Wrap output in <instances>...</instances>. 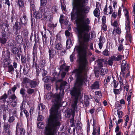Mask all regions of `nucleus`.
<instances>
[{
  "label": "nucleus",
  "instance_id": "42",
  "mask_svg": "<svg viewBox=\"0 0 135 135\" xmlns=\"http://www.w3.org/2000/svg\"><path fill=\"white\" fill-rule=\"evenodd\" d=\"M40 4L41 6H45L47 3V0H40Z\"/></svg>",
  "mask_w": 135,
  "mask_h": 135
},
{
  "label": "nucleus",
  "instance_id": "54",
  "mask_svg": "<svg viewBox=\"0 0 135 135\" xmlns=\"http://www.w3.org/2000/svg\"><path fill=\"white\" fill-rule=\"evenodd\" d=\"M42 72V74L43 76H46L47 73V71L44 69H42L41 70Z\"/></svg>",
  "mask_w": 135,
  "mask_h": 135
},
{
  "label": "nucleus",
  "instance_id": "25",
  "mask_svg": "<svg viewBox=\"0 0 135 135\" xmlns=\"http://www.w3.org/2000/svg\"><path fill=\"white\" fill-rule=\"evenodd\" d=\"M15 120V117L13 116H9L8 120V122L9 124H13Z\"/></svg>",
  "mask_w": 135,
  "mask_h": 135
},
{
  "label": "nucleus",
  "instance_id": "21",
  "mask_svg": "<svg viewBox=\"0 0 135 135\" xmlns=\"http://www.w3.org/2000/svg\"><path fill=\"white\" fill-rule=\"evenodd\" d=\"M5 35H2V36L0 37V43L3 44H5L7 40L5 38Z\"/></svg>",
  "mask_w": 135,
  "mask_h": 135
},
{
  "label": "nucleus",
  "instance_id": "38",
  "mask_svg": "<svg viewBox=\"0 0 135 135\" xmlns=\"http://www.w3.org/2000/svg\"><path fill=\"white\" fill-rule=\"evenodd\" d=\"M42 39L43 42V44L44 45L46 44L47 42V37L46 36L45 33L44 35H43V33H42Z\"/></svg>",
  "mask_w": 135,
  "mask_h": 135
},
{
  "label": "nucleus",
  "instance_id": "33",
  "mask_svg": "<svg viewBox=\"0 0 135 135\" xmlns=\"http://www.w3.org/2000/svg\"><path fill=\"white\" fill-rule=\"evenodd\" d=\"M35 89L29 88L27 90V92L29 95H31L34 93L35 92Z\"/></svg>",
  "mask_w": 135,
  "mask_h": 135
},
{
  "label": "nucleus",
  "instance_id": "20",
  "mask_svg": "<svg viewBox=\"0 0 135 135\" xmlns=\"http://www.w3.org/2000/svg\"><path fill=\"white\" fill-rule=\"evenodd\" d=\"M30 58L29 57H27V59L26 57L25 56H21V60L23 63L25 64L27 61L29 62Z\"/></svg>",
  "mask_w": 135,
  "mask_h": 135
},
{
  "label": "nucleus",
  "instance_id": "48",
  "mask_svg": "<svg viewBox=\"0 0 135 135\" xmlns=\"http://www.w3.org/2000/svg\"><path fill=\"white\" fill-rule=\"evenodd\" d=\"M57 24V23L55 24H54L52 22H49V23L48 26L50 28H54L56 27Z\"/></svg>",
  "mask_w": 135,
  "mask_h": 135
},
{
  "label": "nucleus",
  "instance_id": "15",
  "mask_svg": "<svg viewBox=\"0 0 135 135\" xmlns=\"http://www.w3.org/2000/svg\"><path fill=\"white\" fill-rule=\"evenodd\" d=\"M90 99V98L88 96L86 95L84 96V102L85 106H88L89 105V100Z\"/></svg>",
  "mask_w": 135,
  "mask_h": 135
},
{
  "label": "nucleus",
  "instance_id": "43",
  "mask_svg": "<svg viewBox=\"0 0 135 135\" xmlns=\"http://www.w3.org/2000/svg\"><path fill=\"white\" fill-rule=\"evenodd\" d=\"M117 114L118 116V118L119 119L122 118L123 115V114L122 112L119 110H117Z\"/></svg>",
  "mask_w": 135,
  "mask_h": 135
},
{
  "label": "nucleus",
  "instance_id": "17",
  "mask_svg": "<svg viewBox=\"0 0 135 135\" xmlns=\"http://www.w3.org/2000/svg\"><path fill=\"white\" fill-rule=\"evenodd\" d=\"M64 16L63 15H61L60 18L59 22L61 24L63 23L65 25H66L68 24V21L67 20H64Z\"/></svg>",
  "mask_w": 135,
  "mask_h": 135
},
{
  "label": "nucleus",
  "instance_id": "50",
  "mask_svg": "<svg viewBox=\"0 0 135 135\" xmlns=\"http://www.w3.org/2000/svg\"><path fill=\"white\" fill-rule=\"evenodd\" d=\"M70 61L71 62H73L75 59V56L74 54L72 53V54L71 55L70 57Z\"/></svg>",
  "mask_w": 135,
  "mask_h": 135
},
{
  "label": "nucleus",
  "instance_id": "5",
  "mask_svg": "<svg viewBox=\"0 0 135 135\" xmlns=\"http://www.w3.org/2000/svg\"><path fill=\"white\" fill-rule=\"evenodd\" d=\"M73 107V110L71 112V114L72 116V118L70 119V122L71 123H72V124L71 125V127H73V126H74V116L75 115V111L76 110V106H72Z\"/></svg>",
  "mask_w": 135,
  "mask_h": 135
},
{
  "label": "nucleus",
  "instance_id": "36",
  "mask_svg": "<svg viewBox=\"0 0 135 135\" xmlns=\"http://www.w3.org/2000/svg\"><path fill=\"white\" fill-rule=\"evenodd\" d=\"M62 46L60 43H58L56 44L55 46V48L57 50H60L61 49Z\"/></svg>",
  "mask_w": 135,
  "mask_h": 135
},
{
  "label": "nucleus",
  "instance_id": "3",
  "mask_svg": "<svg viewBox=\"0 0 135 135\" xmlns=\"http://www.w3.org/2000/svg\"><path fill=\"white\" fill-rule=\"evenodd\" d=\"M126 13L125 16L126 18L127 21L126 22L125 29L126 30V35L128 39L132 38V36L130 34V22L129 21V18L128 16V12L127 10L126 9L125 10Z\"/></svg>",
  "mask_w": 135,
  "mask_h": 135
},
{
  "label": "nucleus",
  "instance_id": "6",
  "mask_svg": "<svg viewBox=\"0 0 135 135\" xmlns=\"http://www.w3.org/2000/svg\"><path fill=\"white\" fill-rule=\"evenodd\" d=\"M104 11V14L108 15L109 14H111L113 12V9L112 6H110L107 8V5H106L105 6Z\"/></svg>",
  "mask_w": 135,
  "mask_h": 135
},
{
  "label": "nucleus",
  "instance_id": "29",
  "mask_svg": "<svg viewBox=\"0 0 135 135\" xmlns=\"http://www.w3.org/2000/svg\"><path fill=\"white\" fill-rule=\"evenodd\" d=\"M58 7L56 6H53L52 8L51 11L52 13L55 14L58 13Z\"/></svg>",
  "mask_w": 135,
  "mask_h": 135
},
{
  "label": "nucleus",
  "instance_id": "28",
  "mask_svg": "<svg viewBox=\"0 0 135 135\" xmlns=\"http://www.w3.org/2000/svg\"><path fill=\"white\" fill-rule=\"evenodd\" d=\"M117 28L115 29L114 28V30L113 31V34H114V33H117L119 35L120 34L121 32V30L120 28L119 27L116 28Z\"/></svg>",
  "mask_w": 135,
  "mask_h": 135
},
{
  "label": "nucleus",
  "instance_id": "62",
  "mask_svg": "<svg viewBox=\"0 0 135 135\" xmlns=\"http://www.w3.org/2000/svg\"><path fill=\"white\" fill-rule=\"evenodd\" d=\"M118 79L119 80V82L120 83V84L121 85H123V79L120 76L119 78H118Z\"/></svg>",
  "mask_w": 135,
  "mask_h": 135
},
{
  "label": "nucleus",
  "instance_id": "40",
  "mask_svg": "<svg viewBox=\"0 0 135 135\" xmlns=\"http://www.w3.org/2000/svg\"><path fill=\"white\" fill-rule=\"evenodd\" d=\"M23 113L25 115L26 117L27 118V120H30V116H29V113L26 110H23Z\"/></svg>",
  "mask_w": 135,
  "mask_h": 135
},
{
  "label": "nucleus",
  "instance_id": "45",
  "mask_svg": "<svg viewBox=\"0 0 135 135\" xmlns=\"http://www.w3.org/2000/svg\"><path fill=\"white\" fill-rule=\"evenodd\" d=\"M44 125L42 122H40L37 124L38 127L40 129H42L44 127Z\"/></svg>",
  "mask_w": 135,
  "mask_h": 135
},
{
  "label": "nucleus",
  "instance_id": "4",
  "mask_svg": "<svg viewBox=\"0 0 135 135\" xmlns=\"http://www.w3.org/2000/svg\"><path fill=\"white\" fill-rule=\"evenodd\" d=\"M10 125L8 123H4L3 126V132L6 135H12V134L10 131Z\"/></svg>",
  "mask_w": 135,
  "mask_h": 135
},
{
  "label": "nucleus",
  "instance_id": "44",
  "mask_svg": "<svg viewBox=\"0 0 135 135\" xmlns=\"http://www.w3.org/2000/svg\"><path fill=\"white\" fill-rule=\"evenodd\" d=\"M50 77L49 76H46L43 78V80L45 83H47L49 81Z\"/></svg>",
  "mask_w": 135,
  "mask_h": 135
},
{
  "label": "nucleus",
  "instance_id": "39",
  "mask_svg": "<svg viewBox=\"0 0 135 135\" xmlns=\"http://www.w3.org/2000/svg\"><path fill=\"white\" fill-rule=\"evenodd\" d=\"M30 80L27 78H24L23 79V83L24 84H27L30 82Z\"/></svg>",
  "mask_w": 135,
  "mask_h": 135
},
{
  "label": "nucleus",
  "instance_id": "52",
  "mask_svg": "<svg viewBox=\"0 0 135 135\" xmlns=\"http://www.w3.org/2000/svg\"><path fill=\"white\" fill-rule=\"evenodd\" d=\"M35 6L34 4H32L30 6V10L31 11V12H32V11L33 12V13H34V12H36L35 11Z\"/></svg>",
  "mask_w": 135,
  "mask_h": 135
},
{
  "label": "nucleus",
  "instance_id": "10",
  "mask_svg": "<svg viewBox=\"0 0 135 135\" xmlns=\"http://www.w3.org/2000/svg\"><path fill=\"white\" fill-rule=\"evenodd\" d=\"M7 97V95L6 93L1 96L0 97V104H5Z\"/></svg>",
  "mask_w": 135,
  "mask_h": 135
},
{
  "label": "nucleus",
  "instance_id": "16",
  "mask_svg": "<svg viewBox=\"0 0 135 135\" xmlns=\"http://www.w3.org/2000/svg\"><path fill=\"white\" fill-rule=\"evenodd\" d=\"M33 16L36 19H39L42 17V14L39 11H36L33 13Z\"/></svg>",
  "mask_w": 135,
  "mask_h": 135
},
{
  "label": "nucleus",
  "instance_id": "57",
  "mask_svg": "<svg viewBox=\"0 0 135 135\" xmlns=\"http://www.w3.org/2000/svg\"><path fill=\"white\" fill-rule=\"evenodd\" d=\"M18 1L19 6L21 7H23L24 5L23 2L21 0H18Z\"/></svg>",
  "mask_w": 135,
  "mask_h": 135
},
{
  "label": "nucleus",
  "instance_id": "61",
  "mask_svg": "<svg viewBox=\"0 0 135 135\" xmlns=\"http://www.w3.org/2000/svg\"><path fill=\"white\" fill-rule=\"evenodd\" d=\"M117 13L115 11V10H114V12L112 15V16L114 18H115L117 17Z\"/></svg>",
  "mask_w": 135,
  "mask_h": 135
},
{
  "label": "nucleus",
  "instance_id": "64",
  "mask_svg": "<svg viewBox=\"0 0 135 135\" xmlns=\"http://www.w3.org/2000/svg\"><path fill=\"white\" fill-rule=\"evenodd\" d=\"M44 87L47 90H50L51 89V87L50 86V85L49 84H45L44 85Z\"/></svg>",
  "mask_w": 135,
  "mask_h": 135
},
{
  "label": "nucleus",
  "instance_id": "34",
  "mask_svg": "<svg viewBox=\"0 0 135 135\" xmlns=\"http://www.w3.org/2000/svg\"><path fill=\"white\" fill-rule=\"evenodd\" d=\"M19 129L20 135H25L26 133V131L25 129L22 127H20Z\"/></svg>",
  "mask_w": 135,
  "mask_h": 135
},
{
  "label": "nucleus",
  "instance_id": "59",
  "mask_svg": "<svg viewBox=\"0 0 135 135\" xmlns=\"http://www.w3.org/2000/svg\"><path fill=\"white\" fill-rule=\"evenodd\" d=\"M113 84L114 87V88H116L117 87L118 85V82H117L116 80H114L113 82L112 83V84Z\"/></svg>",
  "mask_w": 135,
  "mask_h": 135
},
{
  "label": "nucleus",
  "instance_id": "51",
  "mask_svg": "<svg viewBox=\"0 0 135 135\" xmlns=\"http://www.w3.org/2000/svg\"><path fill=\"white\" fill-rule=\"evenodd\" d=\"M10 63L9 61L7 60H4V66L7 67Z\"/></svg>",
  "mask_w": 135,
  "mask_h": 135
},
{
  "label": "nucleus",
  "instance_id": "24",
  "mask_svg": "<svg viewBox=\"0 0 135 135\" xmlns=\"http://www.w3.org/2000/svg\"><path fill=\"white\" fill-rule=\"evenodd\" d=\"M104 59H98L97 60L96 62L98 63V66L100 67H102L103 66V63L104 62Z\"/></svg>",
  "mask_w": 135,
  "mask_h": 135
},
{
  "label": "nucleus",
  "instance_id": "46",
  "mask_svg": "<svg viewBox=\"0 0 135 135\" xmlns=\"http://www.w3.org/2000/svg\"><path fill=\"white\" fill-rule=\"evenodd\" d=\"M16 40L18 43H20L22 42L21 37L20 35H18L16 36Z\"/></svg>",
  "mask_w": 135,
  "mask_h": 135
},
{
  "label": "nucleus",
  "instance_id": "53",
  "mask_svg": "<svg viewBox=\"0 0 135 135\" xmlns=\"http://www.w3.org/2000/svg\"><path fill=\"white\" fill-rule=\"evenodd\" d=\"M38 107L40 110H42L45 108V106L43 105L41 103L38 105Z\"/></svg>",
  "mask_w": 135,
  "mask_h": 135
},
{
  "label": "nucleus",
  "instance_id": "22",
  "mask_svg": "<svg viewBox=\"0 0 135 135\" xmlns=\"http://www.w3.org/2000/svg\"><path fill=\"white\" fill-rule=\"evenodd\" d=\"M111 78V76H108L104 80V86L106 88L107 84L110 81V79Z\"/></svg>",
  "mask_w": 135,
  "mask_h": 135
},
{
  "label": "nucleus",
  "instance_id": "37",
  "mask_svg": "<svg viewBox=\"0 0 135 135\" xmlns=\"http://www.w3.org/2000/svg\"><path fill=\"white\" fill-rule=\"evenodd\" d=\"M111 24L114 28H116L119 27V24L117 20L113 22H111Z\"/></svg>",
  "mask_w": 135,
  "mask_h": 135
},
{
  "label": "nucleus",
  "instance_id": "47",
  "mask_svg": "<svg viewBox=\"0 0 135 135\" xmlns=\"http://www.w3.org/2000/svg\"><path fill=\"white\" fill-rule=\"evenodd\" d=\"M45 64V60H41L40 63V65L42 68L44 67Z\"/></svg>",
  "mask_w": 135,
  "mask_h": 135
},
{
  "label": "nucleus",
  "instance_id": "11",
  "mask_svg": "<svg viewBox=\"0 0 135 135\" xmlns=\"http://www.w3.org/2000/svg\"><path fill=\"white\" fill-rule=\"evenodd\" d=\"M16 22L15 23V25L16 27V31L15 32V35L17 34V30L20 29L22 27V25L21 24L20 22H18V21L17 18H16Z\"/></svg>",
  "mask_w": 135,
  "mask_h": 135
},
{
  "label": "nucleus",
  "instance_id": "18",
  "mask_svg": "<svg viewBox=\"0 0 135 135\" xmlns=\"http://www.w3.org/2000/svg\"><path fill=\"white\" fill-rule=\"evenodd\" d=\"M126 66L127 65L121 66V72L120 74L122 76L124 77L126 74Z\"/></svg>",
  "mask_w": 135,
  "mask_h": 135
},
{
  "label": "nucleus",
  "instance_id": "14",
  "mask_svg": "<svg viewBox=\"0 0 135 135\" xmlns=\"http://www.w3.org/2000/svg\"><path fill=\"white\" fill-rule=\"evenodd\" d=\"M38 82L36 81L32 80L29 82V86L31 88H35Z\"/></svg>",
  "mask_w": 135,
  "mask_h": 135
},
{
  "label": "nucleus",
  "instance_id": "27",
  "mask_svg": "<svg viewBox=\"0 0 135 135\" xmlns=\"http://www.w3.org/2000/svg\"><path fill=\"white\" fill-rule=\"evenodd\" d=\"M112 57L114 61H118L122 59V56L121 55H118L117 57H116L114 56H112Z\"/></svg>",
  "mask_w": 135,
  "mask_h": 135
},
{
  "label": "nucleus",
  "instance_id": "31",
  "mask_svg": "<svg viewBox=\"0 0 135 135\" xmlns=\"http://www.w3.org/2000/svg\"><path fill=\"white\" fill-rule=\"evenodd\" d=\"M114 61L112 56H111L109 58L108 60L107 61V63L109 65L112 66L113 65V61Z\"/></svg>",
  "mask_w": 135,
  "mask_h": 135
},
{
  "label": "nucleus",
  "instance_id": "26",
  "mask_svg": "<svg viewBox=\"0 0 135 135\" xmlns=\"http://www.w3.org/2000/svg\"><path fill=\"white\" fill-rule=\"evenodd\" d=\"M34 41L35 42V44L34 46L33 47V49H34L35 48H36V43L38 42L39 41V38L38 36V35L37 34H35L34 36Z\"/></svg>",
  "mask_w": 135,
  "mask_h": 135
},
{
  "label": "nucleus",
  "instance_id": "7",
  "mask_svg": "<svg viewBox=\"0 0 135 135\" xmlns=\"http://www.w3.org/2000/svg\"><path fill=\"white\" fill-rule=\"evenodd\" d=\"M11 52L14 55H16L17 57H18L19 59H20V57L21 54L20 53H18L19 50L16 47H13L11 49Z\"/></svg>",
  "mask_w": 135,
  "mask_h": 135
},
{
  "label": "nucleus",
  "instance_id": "32",
  "mask_svg": "<svg viewBox=\"0 0 135 135\" xmlns=\"http://www.w3.org/2000/svg\"><path fill=\"white\" fill-rule=\"evenodd\" d=\"M14 68L12 65H10L8 66V72L11 74H13L14 70Z\"/></svg>",
  "mask_w": 135,
  "mask_h": 135
},
{
  "label": "nucleus",
  "instance_id": "9",
  "mask_svg": "<svg viewBox=\"0 0 135 135\" xmlns=\"http://www.w3.org/2000/svg\"><path fill=\"white\" fill-rule=\"evenodd\" d=\"M2 27L4 29V31L5 32L8 33H10L9 26L8 24L6 23H4L2 24Z\"/></svg>",
  "mask_w": 135,
  "mask_h": 135
},
{
  "label": "nucleus",
  "instance_id": "63",
  "mask_svg": "<svg viewBox=\"0 0 135 135\" xmlns=\"http://www.w3.org/2000/svg\"><path fill=\"white\" fill-rule=\"evenodd\" d=\"M43 118L42 115H39L37 120L38 121H42L43 120Z\"/></svg>",
  "mask_w": 135,
  "mask_h": 135
},
{
  "label": "nucleus",
  "instance_id": "30",
  "mask_svg": "<svg viewBox=\"0 0 135 135\" xmlns=\"http://www.w3.org/2000/svg\"><path fill=\"white\" fill-rule=\"evenodd\" d=\"M99 86V83L98 81L95 82L92 85L91 87L92 89H98Z\"/></svg>",
  "mask_w": 135,
  "mask_h": 135
},
{
  "label": "nucleus",
  "instance_id": "13",
  "mask_svg": "<svg viewBox=\"0 0 135 135\" xmlns=\"http://www.w3.org/2000/svg\"><path fill=\"white\" fill-rule=\"evenodd\" d=\"M28 20L27 17L25 15H23L21 17L20 19V21L23 25H26L27 23Z\"/></svg>",
  "mask_w": 135,
  "mask_h": 135
},
{
  "label": "nucleus",
  "instance_id": "8",
  "mask_svg": "<svg viewBox=\"0 0 135 135\" xmlns=\"http://www.w3.org/2000/svg\"><path fill=\"white\" fill-rule=\"evenodd\" d=\"M69 66H66L65 64H63L60 66L59 68L60 72V71H68L69 69Z\"/></svg>",
  "mask_w": 135,
  "mask_h": 135
},
{
  "label": "nucleus",
  "instance_id": "56",
  "mask_svg": "<svg viewBox=\"0 0 135 135\" xmlns=\"http://www.w3.org/2000/svg\"><path fill=\"white\" fill-rule=\"evenodd\" d=\"M124 65H127V70H128L129 69V67L128 65V64H126V61L125 60H123V61L122 62L121 66H123Z\"/></svg>",
  "mask_w": 135,
  "mask_h": 135
},
{
  "label": "nucleus",
  "instance_id": "1",
  "mask_svg": "<svg viewBox=\"0 0 135 135\" xmlns=\"http://www.w3.org/2000/svg\"><path fill=\"white\" fill-rule=\"evenodd\" d=\"M78 40L80 45L75 46L74 50L77 51L79 56V66L78 69L73 71V73L75 74L76 81L70 91L71 95L74 97L72 105L74 107L76 106L83 83L87 78L88 62L86 57L90 39H78Z\"/></svg>",
  "mask_w": 135,
  "mask_h": 135
},
{
  "label": "nucleus",
  "instance_id": "60",
  "mask_svg": "<svg viewBox=\"0 0 135 135\" xmlns=\"http://www.w3.org/2000/svg\"><path fill=\"white\" fill-rule=\"evenodd\" d=\"M106 73V71L105 69L102 68L101 69V75H105Z\"/></svg>",
  "mask_w": 135,
  "mask_h": 135
},
{
  "label": "nucleus",
  "instance_id": "41",
  "mask_svg": "<svg viewBox=\"0 0 135 135\" xmlns=\"http://www.w3.org/2000/svg\"><path fill=\"white\" fill-rule=\"evenodd\" d=\"M123 56L127 57L129 54V50H128L125 49L123 52Z\"/></svg>",
  "mask_w": 135,
  "mask_h": 135
},
{
  "label": "nucleus",
  "instance_id": "19",
  "mask_svg": "<svg viewBox=\"0 0 135 135\" xmlns=\"http://www.w3.org/2000/svg\"><path fill=\"white\" fill-rule=\"evenodd\" d=\"M29 69H30L28 66L27 65H24L23 69V74L25 75H26L28 74L29 72Z\"/></svg>",
  "mask_w": 135,
  "mask_h": 135
},
{
  "label": "nucleus",
  "instance_id": "55",
  "mask_svg": "<svg viewBox=\"0 0 135 135\" xmlns=\"http://www.w3.org/2000/svg\"><path fill=\"white\" fill-rule=\"evenodd\" d=\"M95 93L98 98H99L102 96V93L100 91H96Z\"/></svg>",
  "mask_w": 135,
  "mask_h": 135
},
{
  "label": "nucleus",
  "instance_id": "12",
  "mask_svg": "<svg viewBox=\"0 0 135 135\" xmlns=\"http://www.w3.org/2000/svg\"><path fill=\"white\" fill-rule=\"evenodd\" d=\"M99 3V2H97L96 4L97 8L95 9L94 11V14L95 16L96 17H98L100 15V11L98 8V4Z\"/></svg>",
  "mask_w": 135,
  "mask_h": 135
},
{
  "label": "nucleus",
  "instance_id": "23",
  "mask_svg": "<svg viewBox=\"0 0 135 135\" xmlns=\"http://www.w3.org/2000/svg\"><path fill=\"white\" fill-rule=\"evenodd\" d=\"M49 55L50 59H51V58H53L54 55V50L53 48H50L49 47Z\"/></svg>",
  "mask_w": 135,
  "mask_h": 135
},
{
  "label": "nucleus",
  "instance_id": "2",
  "mask_svg": "<svg viewBox=\"0 0 135 135\" xmlns=\"http://www.w3.org/2000/svg\"><path fill=\"white\" fill-rule=\"evenodd\" d=\"M57 82H61L59 89V94H55L53 96L55 102L51 109V116L49 120L48 123L45 128L44 135H57L58 128L60 125L59 120L61 119V114L58 113V110L60 107V103L61 98L64 95V89L67 84L65 81H63L62 79L58 80Z\"/></svg>",
  "mask_w": 135,
  "mask_h": 135
},
{
  "label": "nucleus",
  "instance_id": "49",
  "mask_svg": "<svg viewBox=\"0 0 135 135\" xmlns=\"http://www.w3.org/2000/svg\"><path fill=\"white\" fill-rule=\"evenodd\" d=\"M103 54L106 56H108L110 54V52L107 49H105L103 52Z\"/></svg>",
  "mask_w": 135,
  "mask_h": 135
},
{
  "label": "nucleus",
  "instance_id": "58",
  "mask_svg": "<svg viewBox=\"0 0 135 135\" xmlns=\"http://www.w3.org/2000/svg\"><path fill=\"white\" fill-rule=\"evenodd\" d=\"M25 89L23 88H21L20 90V93L22 95L23 97L25 95Z\"/></svg>",
  "mask_w": 135,
  "mask_h": 135
},
{
  "label": "nucleus",
  "instance_id": "35",
  "mask_svg": "<svg viewBox=\"0 0 135 135\" xmlns=\"http://www.w3.org/2000/svg\"><path fill=\"white\" fill-rule=\"evenodd\" d=\"M0 107L3 111H6L8 109V106L7 105H6L5 104H0Z\"/></svg>",
  "mask_w": 135,
  "mask_h": 135
}]
</instances>
